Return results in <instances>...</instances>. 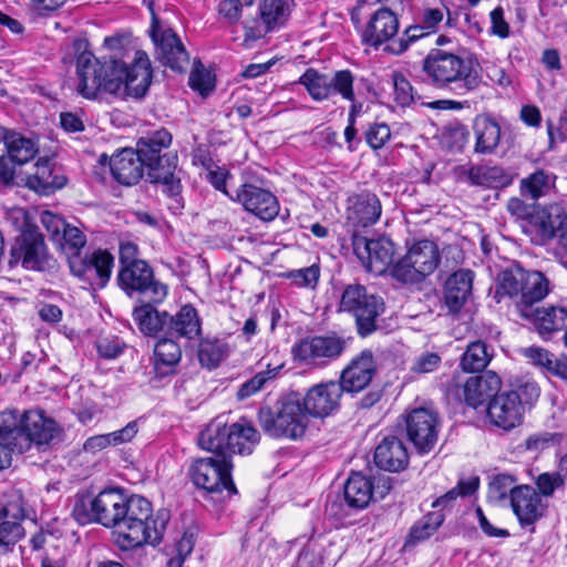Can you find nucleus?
Wrapping results in <instances>:
<instances>
[{"label": "nucleus", "mask_w": 567, "mask_h": 567, "mask_svg": "<svg viewBox=\"0 0 567 567\" xmlns=\"http://www.w3.org/2000/svg\"><path fill=\"white\" fill-rule=\"evenodd\" d=\"M172 141V134L166 128H161L140 137L134 151L147 168L150 182L161 184L163 193L173 200L169 209L179 212L184 203L179 172H176L178 157L173 153H163L171 146Z\"/></svg>", "instance_id": "f257e3e1"}, {"label": "nucleus", "mask_w": 567, "mask_h": 567, "mask_svg": "<svg viewBox=\"0 0 567 567\" xmlns=\"http://www.w3.org/2000/svg\"><path fill=\"white\" fill-rule=\"evenodd\" d=\"M169 512L153 511L152 503L142 495L126 496L116 524L117 543L124 549L144 544L158 545L169 522Z\"/></svg>", "instance_id": "f03ea898"}, {"label": "nucleus", "mask_w": 567, "mask_h": 567, "mask_svg": "<svg viewBox=\"0 0 567 567\" xmlns=\"http://www.w3.org/2000/svg\"><path fill=\"white\" fill-rule=\"evenodd\" d=\"M260 441V433L246 419L227 424L221 416L214 419L198 437L199 446L217 456L249 455Z\"/></svg>", "instance_id": "7ed1b4c3"}, {"label": "nucleus", "mask_w": 567, "mask_h": 567, "mask_svg": "<svg viewBox=\"0 0 567 567\" xmlns=\"http://www.w3.org/2000/svg\"><path fill=\"white\" fill-rule=\"evenodd\" d=\"M2 414V430H8L6 440L18 446V453L28 451L32 444L48 445L58 439L61 429L52 417L41 409H31L20 413L7 410Z\"/></svg>", "instance_id": "20e7f679"}, {"label": "nucleus", "mask_w": 567, "mask_h": 567, "mask_svg": "<svg viewBox=\"0 0 567 567\" xmlns=\"http://www.w3.org/2000/svg\"><path fill=\"white\" fill-rule=\"evenodd\" d=\"M426 80L436 89H453L463 95L482 83L480 74L468 68L465 60L452 52L433 48L422 63Z\"/></svg>", "instance_id": "39448f33"}, {"label": "nucleus", "mask_w": 567, "mask_h": 567, "mask_svg": "<svg viewBox=\"0 0 567 567\" xmlns=\"http://www.w3.org/2000/svg\"><path fill=\"white\" fill-rule=\"evenodd\" d=\"M539 395V386L534 381L499 390L486 405L487 420L493 426L509 432L523 423L525 412L534 406Z\"/></svg>", "instance_id": "423d86ee"}, {"label": "nucleus", "mask_w": 567, "mask_h": 567, "mask_svg": "<svg viewBox=\"0 0 567 567\" xmlns=\"http://www.w3.org/2000/svg\"><path fill=\"white\" fill-rule=\"evenodd\" d=\"M309 413L296 395H287L258 411V422L265 434L272 439L298 440L309 425Z\"/></svg>", "instance_id": "0eeeda50"}, {"label": "nucleus", "mask_w": 567, "mask_h": 567, "mask_svg": "<svg viewBox=\"0 0 567 567\" xmlns=\"http://www.w3.org/2000/svg\"><path fill=\"white\" fill-rule=\"evenodd\" d=\"M125 497L116 488L104 489L95 496L79 492L74 497L72 516L80 525L97 523L115 529Z\"/></svg>", "instance_id": "6e6552de"}, {"label": "nucleus", "mask_w": 567, "mask_h": 567, "mask_svg": "<svg viewBox=\"0 0 567 567\" xmlns=\"http://www.w3.org/2000/svg\"><path fill=\"white\" fill-rule=\"evenodd\" d=\"M339 311L351 315L358 334L365 338L378 330V321L385 311V303L382 297L369 293L365 286L350 284L341 293Z\"/></svg>", "instance_id": "1a4fd4ad"}, {"label": "nucleus", "mask_w": 567, "mask_h": 567, "mask_svg": "<svg viewBox=\"0 0 567 567\" xmlns=\"http://www.w3.org/2000/svg\"><path fill=\"white\" fill-rule=\"evenodd\" d=\"M549 292V281L539 271H526L514 265L498 276L497 295L509 297L520 296L517 307L522 309L542 301Z\"/></svg>", "instance_id": "9d476101"}, {"label": "nucleus", "mask_w": 567, "mask_h": 567, "mask_svg": "<svg viewBox=\"0 0 567 567\" xmlns=\"http://www.w3.org/2000/svg\"><path fill=\"white\" fill-rule=\"evenodd\" d=\"M233 460L227 456H208L194 460L187 476L198 489L207 494H220L227 491L228 495H236L237 488L231 477Z\"/></svg>", "instance_id": "9b49d317"}, {"label": "nucleus", "mask_w": 567, "mask_h": 567, "mask_svg": "<svg viewBox=\"0 0 567 567\" xmlns=\"http://www.w3.org/2000/svg\"><path fill=\"white\" fill-rule=\"evenodd\" d=\"M502 380L493 371L468 377H453L445 385L446 396L458 403L477 409L488 403L501 390Z\"/></svg>", "instance_id": "f8f14e48"}, {"label": "nucleus", "mask_w": 567, "mask_h": 567, "mask_svg": "<svg viewBox=\"0 0 567 567\" xmlns=\"http://www.w3.org/2000/svg\"><path fill=\"white\" fill-rule=\"evenodd\" d=\"M117 282L121 289L130 297L137 300H151L162 303L167 297V286L156 280L154 271L147 262L120 268Z\"/></svg>", "instance_id": "ddd939ff"}, {"label": "nucleus", "mask_w": 567, "mask_h": 567, "mask_svg": "<svg viewBox=\"0 0 567 567\" xmlns=\"http://www.w3.org/2000/svg\"><path fill=\"white\" fill-rule=\"evenodd\" d=\"M49 259L44 238L38 227L25 225L10 247L9 267L21 264L27 270H43L49 266Z\"/></svg>", "instance_id": "4468645a"}, {"label": "nucleus", "mask_w": 567, "mask_h": 567, "mask_svg": "<svg viewBox=\"0 0 567 567\" xmlns=\"http://www.w3.org/2000/svg\"><path fill=\"white\" fill-rule=\"evenodd\" d=\"M344 349V339L332 332L301 339L292 347L291 353L296 361L318 368L339 358Z\"/></svg>", "instance_id": "2eb2a0df"}, {"label": "nucleus", "mask_w": 567, "mask_h": 567, "mask_svg": "<svg viewBox=\"0 0 567 567\" xmlns=\"http://www.w3.org/2000/svg\"><path fill=\"white\" fill-rule=\"evenodd\" d=\"M114 257L105 249H96L89 255L70 256L71 274L93 288H104L109 282Z\"/></svg>", "instance_id": "dca6fc26"}, {"label": "nucleus", "mask_w": 567, "mask_h": 567, "mask_svg": "<svg viewBox=\"0 0 567 567\" xmlns=\"http://www.w3.org/2000/svg\"><path fill=\"white\" fill-rule=\"evenodd\" d=\"M439 424L437 413L425 408L413 409L404 416L406 437L419 454H427L435 447Z\"/></svg>", "instance_id": "f3484780"}, {"label": "nucleus", "mask_w": 567, "mask_h": 567, "mask_svg": "<svg viewBox=\"0 0 567 567\" xmlns=\"http://www.w3.org/2000/svg\"><path fill=\"white\" fill-rule=\"evenodd\" d=\"M156 47L157 59L175 72L183 73L188 69L189 54L179 37L171 29H162L159 19L154 16V25L150 30Z\"/></svg>", "instance_id": "a211bd4d"}, {"label": "nucleus", "mask_w": 567, "mask_h": 567, "mask_svg": "<svg viewBox=\"0 0 567 567\" xmlns=\"http://www.w3.org/2000/svg\"><path fill=\"white\" fill-rule=\"evenodd\" d=\"M353 251L369 272L383 275L393 265L394 244L385 236L368 239L354 235Z\"/></svg>", "instance_id": "6ab92c4d"}, {"label": "nucleus", "mask_w": 567, "mask_h": 567, "mask_svg": "<svg viewBox=\"0 0 567 567\" xmlns=\"http://www.w3.org/2000/svg\"><path fill=\"white\" fill-rule=\"evenodd\" d=\"M382 205L379 197L370 190H361L351 194L347 198L346 219L347 225L353 230L367 228L380 219Z\"/></svg>", "instance_id": "aec40b11"}, {"label": "nucleus", "mask_w": 567, "mask_h": 567, "mask_svg": "<svg viewBox=\"0 0 567 567\" xmlns=\"http://www.w3.org/2000/svg\"><path fill=\"white\" fill-rule=\"evenodd\" d=\"M231 199L240 203L246 212L264 221H271L279 214L277 197L270 190L254 184H243Z\"/></svg>", "instance_id": "412c9836"}, {"label": "nucleus", "mask_w": 567, "mask_h": 567, "mask_svg": "<svg viewBox=\"0 0 567 567\" xmlns=\"http://www.w3.org/2000/svg\"><path fill=\"white\" fill-rule=\"evenodd\" d=\"M511 505L519 525L523 528L530 527V532L535 530L534 525L545 515L547 509V505L543 503L537 491L529 485L514 487Z\"/></svg>", "instance_id": "4be33fe9"}, {"label": "nucleus", "mask_w": 567, "mask_h": 567, "mask_svg": "<svg viewBox=\"0 0 567 567\" xmlns=\"http://www.w3.org/2000/svg\"><path fill=\"white\" fill-rule=\"evenodd\" d=\"M342 393L338 381L316 384L307 391L303 408L311 416L326 417L339 409Z\"/></svg>", "instance_id": "5701e85b"}, {"label": "nucleus", "mask_w": 567, "mask_h": 567, "mask_svg": "<svg viewBox=\"0 0 567 567\" xmlns=\"http://www.w3.org/2000/svg\"><path fill=\"white\" fill-rule=\"evenodd\" d=\"M377 372V364L371 351H362L342 370L340 381L343 392L358 393L364 390Z\"/></svg>", "instance_id": "b1692460"}, {"label": "nucleus", "mask_w": 567, "mask_h": 567, "mask_svg": "<svg viewBox=\"0 0 567 567\" xmlns=\"http://www.w3.org/2000/svg\"><path fill=\"white\" fill-rule=\"evenodd\" d=\"M520 315L530 319L536 331L544 340H549L555 333L564 331L567 333V309L564 307H537L522 309Z\"/></svg>", "instance_id": "393cba45"}, {"label": "nucleus", "mask_w": 567, "mask_h": 567, "mask_svg": "<svg viewBox=\"0 0 567 567\" xmlns=\"http://www.w3.org/2000/svg\"><path fill=\"white\" fill-rule=\"evenodd\" d=\"M398 31V16L389 8H380L371 14L361 32V39L364 44L378 48L390 41Z\"/></svg>", "instance_id": "a878e982"}, {"label": "nucleus", "mask_w": 567, "mask_h": 567, "mask_svg": "<svg viewBox=\"0 0 567 567\" xmlns=\"http://www.w3.org/2000/svg\"><path fill=\"white\" fill-rule=\"evenodd\" d=\"M106 70L103 68L102 61L96 59L92 52L84 51L79 54L76 58L78 93L87 100L96 99L101 92V74L107 72Z\"/></svg>", "instance_id": "bb28decb"}, {"label": "nucleus", "mask_w": 567, "mask_h": 567, "mask_svg": "<svg viewBox=\"0 0 567 567\" xmlns=\"http://www.w3.org/2000/svg\"><path fill=\"white\" fill-rule=\"evenodd\" d=\"M375 465L388 472H400L409 464V454L403 441L396 435H384L374 450Z\"/></svg>", "instance_id": "cd10ccee"}, {"label": "nucleus", "mask_w": 567, "mask_h": 567, "mask_svg": "<svg viewBox=\"0 0 567 567\" xmlns=\"http://www.w3.org/2000/svg\"><path fill=\"white\" fill-rule=\"evenodd\" d=\"M474 272L470 269H460L453 272L445 281L443 302L449 313L461 311L472 293Z\"/></svg>", "instance_id": "c85d7f7f"}, {"label": "nucleus", "mask_w": 567, "mask_h": 567, "mask_svg": "<svg viewBox=\"0 0 567 567\" xmlns=\"http://www.w3.org/2000/svg\"><path fill=\"white\" fill-rule=\"evenodd\" d=\"M141 305L134 307L132 316L138 330L146 337L167 336L168 318L167 311H159L155 302L140 300Z\"/></svg>", "instance_id": "c756f323"}, {"label": "nucleus", "mask_w": 567, "mask_h": 567, "mask_svg": "<svg viewBox=\"0 0 567 567\" xmlns=\"http://www.w3.org/2000/svg\"><path fill=\"white\" fill-rule=\"evenodd\" d=\"M200 334L202 318L193 305H184L174 316L169 315L167 336L189 343L199 339Z\"/></svg>", "instance_id": "7c9ffc66"}, {"label": "nucleus", "mask_w": 567, "mask_h": 567, "mask_svg": "<svg viewBox=\"0 0 567 567\" xmlns=\"http://www.w3.org/2000/svg\"><path fill=\"white\" fill-rule=\"evenodd\" d=\"M144 164L133 148H123L110 159V169L116 182L132 186L140 182L144 173Z\"/></svg>", "instance_id": "2f4dec72"}, {"label": "nucleus", "mask_w": 567, "mask_h": 567, "mask_svg": "<svg viewBox=\"0 0 567 567\" xmlns=\"http://www.w3.org/2000/svg\"><path fill=\"white\" fill-rule=\"evenodd\" d=\"M132 65L126 66L122 96L143 97L152 83L151 63L145 53L137 52Z\"/></svg>", "instance_id": "473e14b6"}, {"label": "nucleus", "mask_w": 567, "mask_h": 567, "mask_svg": "<svg viewBox=\"0 0 567 567\" xmlns=\"http://www.w3.org/2000/svg\"><path fill=\"white\" fill-rule=\"evenodd\" d=\"M154 348V370L156 375L165 377L175 371L182 359V346L178 339L171 336L156 337Z\"/></svg>", "instance_id": "72a5a7b5"}, {"label": "nucleus", "mask_w": 567, "mask_h": 567, "mask_svg": "<svg viewBox=\"0 0 567 567\" xmlns=\"http://www.w3.org/2000/svg\"><path fill=\"white\" fill-rule=\"evenodd\" d=\"M373 498V482L371 477L353 472L343 487L344 504L353 511L365 508Z\"/></svg>", "instance_id": "f704fd0d"}, {"label": "nucleus", "mask_w": 567, "mask_h": 567, "mask_svg": "<svg viewBox=\"0 0 567 567\" xmlns=\"http://www.w3.org/2000/svg\"><path fill=\"white\" fill-rule=\"evenodd\" d=\"M66 178L54 174L52 163L48 158H40L35 163V172L27 177V186L39 195L48 196L62 188Z\"/></svg>", "instance_id": "c9c22d12"}, {"label": "nucleus", "mask_w": 567, "mask_h": 567, "mask_svg": "<svg viewBox=\"0 0 567 567\" xmlns=\"http://www.w3.org/2000/svg\"><path fill=\"white\" fill-rule=\"evenodd\" d=\"M475 135L474 151L478 154H492L501 141V126L489 115H477L473 124Z\"/></svg>", "instance_id": "e433bc0d"}, {"label": "nucleus", "mask_w": 567, "mask_h": 567, "mask_svg": "<svg viewBox=\"0 0 567 567\" xmlns=\"http://www.w3.org/2000/svg\"><path fill=\"white\" fill-rule=\"evenodd\" d=\"M523 355L535 367L542 369L544 372L567 380V357L561 355L556 358L548 350L532 346L522 349Z\"/></svg>", "instance_id": "4c0bfd02"}, {"label": "nucleus", "mask_w": 567, "mask_h": 567, "mask_svg": "<svg viewBox=\"0 0 567 567\" xmlns=\"http://www.w3.org/2000/svg\"><path fill=\"white\" fill-rule=\"evenodd\" d=\"M471 185L499 188L512 183L511 175L501 166L472 165L467 169L463 167Z\"/></svg>", "instance_id": "58836bf2"}, {"label": "nucleus", "mask_w": 567, "mask_h": 567, "mask_svg": "<svg viewBox=\"0 0 567 567\" xmlns=\"http://www.w3.org/2000/svg\"><path fill=\"white\" fill-rule=\"evenodd\" d=\"M567 225V208L558 203L550 204L535 217V226L537 227L543 240H551L556 234Z\"/></svg>", "instance_id": "ea45409f"}, {"label": "nucleus", "mask_w": 567, "mask_h": 567, "mask_svg": "<svg viewBox=\"0 0 567 567\" xmlns=\"http://www.w3.org/2000/svg\"><path fill=\"white\" fill-rule=\"evenodd\" d=\"M405 255L420 268L425 278L435 271L441 261L437 245L429 239L414 243Z\"/></svg>", "instance_id": "a19ab883"}, {"label": "nucleus", "mask_w": 567, "mask_h": 567, "mask_svg": "<svg viewBox=\"0 0 567 567\" xmlns=\"http://www.w3.org/2000/svg\"><path fill=\"white\" fill-rule=\"evenodd\" d=\"M292 0H262L259 7V16L266 32L281 27L290 14Z\"/></svg>", "instance_id": "79ce46f5"}, {"label": "nucleus", "mask_w": 567, "mask_h": 567, "mask_svg": "<svg viewBox=\"0 0 567 567\" xmlns=\"http://www.w3.org/2000/svg\"><path fill=\"white\" fill-rule=\"evenodd\" d=\"M298 83L305 86L313 101L321 102L331 97V75L309 68L299 78Z\"/></svg>", "instance_id": "37998d69"}, {"label": "nucleus", "mask_w": 567, "mask_h": 567, "mask_svg": "<svg viewBox=\"0 0 567 567\" xmlns=\"http://www.w3.org/2000/svg\"><path fill=\"white\" fill-rule=\"evenodd\" d=\"M228 355V344L218 338H204L198 344V360L202 367L217 368Z\"/></svg>", "instance_id": "c03bdc74"}, {"label": "nucleus", "mask_w": 567, "mask_h": 567, "mask_svg": "<svg viewBox=\"0 0 567 567\" xmlns=\"http://www.w3.org/2000/svg\"><path fill=\"white\" fill-rule=\"evenodd\" d=\"M102 65L107 72L101 74V92L122 96L127 64L121 60L110 59L102 61Z\"/></svg>", "instance_id": "a18cd8bd"}, {"label": "nucleus", "mask_w": 567, "mask_h": 567, "mask_svg": "<svg viewBox=\"0 0 567 567\" xmlns=\"http://www.w3.org/2000/svg\"><path fill=\"white\" fill-rule=\"evenodd\" d=\"M493 354L488 352L487 344L481 340L471 342L461 357L460 367L465 372L483 371Z\"/></svg>", "instance_id": "49530a36"}, {"label": "nucleus", "mask_w": 567, "mask_h": 567, "mask_svg": "<svg viewBox=\"0 0 567 567\" xmlns=\"http://www.w3.org/2000/svg\"><path fill=\"white\" fill-rule=\"evenodd\" d=\"M6 146L8 154L18 165L28 163L38 153V147L31 138H27L16 132L8 133Z\"/></svg>", "instance_id": "de8ad7c7"}, {"label": "nucleus", "mask_w": 567, "mask_h": 567, "mask_svg": "<svg viewBox=\"0 0 567 567\" xmlns=\"http://www.w3.org/2000/svg\"><path fill=\"white\" fill-rule=\"evenodd\" d=\"M554 184V176L538 169L520 181V193L533 200L544 196Z\"/></svg>", "instance_id": "09e8293b"}, {"label": "nucleus", "mask_w": 567, "mask_h": 567, "mask_svg": "<svg viewBox=\"0 0 567 567\" xmlns=\"http://www.w3.org/2000/svg\"><path fill=\"white\" fill-rule=\"evenodd\" d=\"M390 275L394 280L405 286L419 285L425 280V276L420 268L412 260H409L406 255L392 265Z\"/></svg>", "instance_id": "8fccbe9b"}, {"label": "nucleus", "mask_w": 567, "mask_h": 567, "mask_svg": "<svg viewBox=\"0 0 567 567\" xmlns=\"http://www.w3.org/2000/svg\"><path fill=\"white\" fill-rule=\"evenodd\" d=\"M444 517L440 513H430L421 520L416 522L410 533L409 543H419L427 539L442 525Z\"/></svg>", "instance_id": "3c124183"}, {"label": "nucleus", "mask_w": 567, "mask_h": 567, "mask_svg": "<svg viewBox=\"0 0 567 567\" xmlns=\"http://www.w3.org/2000/svg\"><path fill=\"white\" fill-rule=\"evenodd\" d=\"M281 368V364L275 368H270L268 365L267 370L256 373L252 378H250L239 386L237 391V399L243 401L257 393L266 384L267 381L272 380L277 377Z\"/></svg>", "instance_id": "603ef678"}, {"label": "nucleus", "mask_w": 567, "mask_h": 567, "mask_svg": "<svg viewBox=\"0 0 567 567\" xmlns=\"http://www.w3.org/2000/svg\"><path fill=\"white\" fill-rule=\"evenodd\" d=\"M10 518L23 522L25 518L24 501L20 492L10 491L4 494L3 502L0 503V519Z\"/></svg>", "instance_id": "864d4df0"}, {"label": "nucleus", "mask_w": 567, "mask_h": 567, "mask_svg": "<svg viewBox=\"0 0 567 567\" xmlns=\"http://www.w3.org/2000/svg\"><path fill=\"white\" fill-rule=\"evenodd\" d=\"M354 75L350 70H339L331 75V96L340 95L343 100H354Z\"/></svg>", "instance_id": "5fc2aeb1"}, {"label": "nucleus", "mask_w": 567, "mask_h": 567, "mask_svg": "<svg viewBox=\"0 0 567 567\" xmlns=\"http://www.w3.org/2000/svg\"><path fill=\"white\" fill-rule=\"evenodd\" d=\"M95 348L101 358L113 360L124 352L126 343L117 336L106 334L95 341Z\"/></svg>", "instance_id": "6e6d98bb"}, {"label": "nucleus", "mask_w": 567, "mask_h": 567, "mask_svg": "<svg viewBox=\"0 0 567 567\" xmlns=\"http://www.w3.org/2000/svg\"><path fill=\"white\" fill-rule=\"evenodd\" d=\"M200 162L207 168L206 178L213 185V187L231 198L233 196L229 195L226 188V182L229 177H231L229 171L224 167L214 165L212 158L206 156H200Z\"/></svg>", "instance_id": "4d7b16f0"}, {"label": "nucleus", "mask_w": 567, "mask_h": 567, "mask_svg": "<svg viewBox=\"0 0 567 567\" xmlns=\"http://www.w3.org/2000/svg\"><path fill=\"white\" fill-rule=\"evenodd\" d=\"M432 33L429 30H425L421 22L410 25L404 30L402 37L398 41L393 42L390 50L394 54H401L408 50L410 44Z\"/></svg>", "instance_id": "13d9d810"}, {"label": "nucleus", "mask_w": 567, "mask_h": 567, "mask_svg": "<svg viewBox=\"0 0 567 567\" xmlns=\"http://www.w3.org/2000/svg\"><path fill=\"white\" fill-rule=\"evenodd\" d=\"M284 277L290 279L298 287H315L320 277V267L311 265L306 268L293 269L284 274Z\"/></svg>", "instance_id": "bf43d9fd"}, {"label": "nucleus", "mask_w": 567, "mask_h": 567, "mask_svg": "<svg viewBox=\"0 0 567 567\" xmlns=\"http://www.w3.org/2000/svg\"><path fill=\"white\" fill-rule=\"evenodd\" d=\"M447 16L446 24L452 27L453 19L451 18V11L449 8H425L422 11L421 23L425 30H429L431 33H435L439 30V25L442 23L444 16Z\"/></svg>", "instance_id": "052dcab7"}, {"label": "nucleus", "mask_w": 567, "mask_h": 567, "mask_svg": "<svg viewBox=\"0 0 567 567\" xmlns=\"http://www.w3.org/2000/svg\"><path fill=\"white\" fill-rule=\"evenodd\" d=\"M539 496L551 497L556 489L564 487L565 478L560 473H542L535 481Z\"/></svg>", "instance_id": "680f3d73"}, {"label": "nucleus", "mask_w": 567, "mask_h": 567, "mask_svg": "<svg viewBox=\"0 0 567 567\" xmlns=\"http://www.w3.org/2000/svg\"><path fill=\"white\" fill-rule=\"evenodd\" d=\"M394 101L400 106H409L414 102L413 86L400 72L393 74Z\"/></svg>", "instance_id": "e2e57ef3"}, {"label": "nucleus", "mask_w": 567, "mask_h": 567, "mask_svg": "<svg viewBox=\"0 0 567 567\" xmlns=\"http://www.w3.org/2000/svg\"><path fill=\"white\" fill-rule=\"evenodd\" d=\"M63 239V247L70 254V256L80 255L81 249L86 245V236L84 233L70 224L64 228L61 235Z\"/></svg>", "instance_id": "0e129e2a"}, {"label": "nucleus", "mask_w": 567, "mask_h": 567, "mask_svg": "<svg viewBox=\"0 0 567 567\" xmlns=\"http://www.w3.org/2000/svg\"><path fill=\"white\" fill-rule=\"evenodd\" d=\"M515 480L509 474H498L489 483L488 497L493 501L501 502L507 497H512V491Z\"/></svg>", "instance_id": "69168bd1"}, {"label": "nucleus", "mask_w": 567, "mask_h": 567, "mask_svg": "<svg viewBox=\"0 0 567 567\" xmlns=\"http://www.w3.org/2000/svg\"><path fill=\"white\" fill-rule=\"evenodd\" d=\"M189 86L198 91L202 95H206L214 90V82L210 73L207 72L203 64L198 62L189 74Z\"/></svg>", "instance_id": "338daca9"}, {"label": "nucleus", "mask_w": 567, "mask_h": 567, "mask_svg": "<svg viewBox=\"0 0 567 567\" xmlns=\"http://www.w3.org/2000/svg\"><path fill=\"white\" fill-rule=\"evenodd\" d=\"M23 536L24 528L21 522L10 518L0 519V544L8 546L17 543Z\"/></svg>", "instance_id": "774afa93"}]
</instances>
